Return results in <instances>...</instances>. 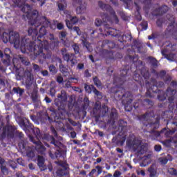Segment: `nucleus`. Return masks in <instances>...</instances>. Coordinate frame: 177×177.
<instances>
[{
    "label": "nucleus",
    "instance_id": "nucleus-13",
    "mask_svg": "<svg viewBox=\"0 0 177 177\" xmlns=\"http://www.w3.org/2000/svg\"><path fill=\"white\" fill-rule=\"evenodd\" d=\"M58 10H64L67 8V1L66 0H59L57 3Z\"/></svg>",
    "mask_w": 177,
    "mask_h": 177
},
{
    "label": "nucleus",
    "instance_id": "nucleus-34",
    "mask_svg": "<svg viewBox=\"0 0 177 177\" xmlns=\"http://www.w3.org/2000/svg\"><path fill=\"white\" fill-rule=\"evenodd\" d=\"M27 156L28 157L32 158V157H35V153H34V151H32V149H31L30 151L27 152Z\"/></svg>",
    "mask_w": 177,
    "mask_h": 177
},
{
    "label": "nucleus",
    "instance_id": "nucleus-45",
    "mask_svg": "<svg viewBox=\"0 0 177 177\" xmlns=\"http://www.w3.org/2000/svg\"><path fill=\"white\" fill-rule=\"evenodd\" d=\"M57 81L59 84H62V82H63V77H62V76L57 77Z\"/></svg>",
    "mask_w": 177,
    "mask_h": 177
},
{
    "label": "nucleus",
    "instance_id": "nucleus-38",
    "mask_svg": "<svg viewBox=\"0 0 177 177\" xmlns=\"http://www.w3.org/2000/svg\"><path fill=\"white\" fill-rule=\"evenodd\" d=\"M94 93L98 97V99H102V95H100V92H99L97 90L95 89Z\"/></svg>",
    "mask_w": 177,
    "mask_h": 177
},
{
    "label": "nucleus",
    "instance_id": "nucleus-28",
    "mask_svg": "<svg viewBox=\"0 0 177 177\" xmlns=\"http://www.w3.org/2000/svg\"><path fill=\"white\" fill-rule=\"evenodd\" d=\"M160 12L161 13H165L166 12H168V6H164L162 8H159Z\"/></svg>",
    "mask_w": 177,
    "mask_h": 177
},
{
    "label": "nucleus",
    "instance_id": "nucleus-16",
    "mask_svg": "<svg viewBox=\"0 0 177 177\" xmlns=\"http://www.w3.org/2000/svg\"><path fill=\"white\" fill-rule=\"evenodd\" d=\"M60 71L62 73V74L65 76L67 77L70 75V73H68V70L63 65L59 66Z\"/></svg>",
    "mask_w": 177,
    "mask_h": 177
},
{
    "label": "nucleus",
    "instance_id": "nucleus-52",
    "mask_svg": "<svg viewBox=\"0 0 177 177\" xmlns=\"http://www.w3.org/2000/svg\"><path fill=\"white\" fill-rule=\"evenodd\" d=\"M77 67L79 70H82V68H84V64H79Z\"/></svg>",
    "mask_w": 177,
    "mask_h": 177
},
{
    "label": "nucleus",
    "instance_id": "nucleus-60",
    "mask_svg": "<svg viewBox=\"0 0 177 177\" xmlns=\"http://www.w3.org/2000/svg\"><path fill=\"white\" fill-rule=\"evenodd\" d=\"M45 100H46V103H50L52 102V100L48 97H45Z\"/></svg>",
    "mask_w": 177,
    "mask_h": 177
},
{
    "label": "nucleus",
    "instance_id": "nucleus-64",
    "mask_svg": "<svg viewBox=\"0 0 177 177\" xmlns=\"http://www.w3.org/2000/svg\"><path fill=\"white\" fill-rule=\"evenodd\" d=\"M174 6H177V0L173 1Z\"/></svg>",
    "mask_w": 177,
    "mask_h": 177
},
{
    "label": "nucleus",
    "instance_id": "nucleus-59",
    "mask_svg": "<svg viewBox=\"0 0 177 177\" xmlns=\"http://www.w3.org/2000/svg\"><path fill=\"white\" fill-rule=\"evenodd\" d=\"M85 77H91V75L89 74V71H85L84 72Z\"/></svg>",
    "mask_w": 177,
    "mask_h": 177
},
{
    "label": "nucleus",
    "instance_id": "nucleus-23",
    "mask_svg": "<svg viewBox=\"0 0 177 177\" xmlns=\"http://www.w3.org/2000/svg\"><path fill=\"white\" fill-rule=\"evenodd\" d=\"M73 50L75 51V55L80 53V46L77 44H73Z\"/></svg>",
    "mask_w": 177,
    "mask_h": 177
},
{
    "label": "nucleus",
    "instance_id": "nucleus-31",
    "mask_svg": "<svg viewBox=\"0 0 177 177\" xmlns=\"http://www.w3.org/2000/svg\"><path fill=\"white\" fill-rule=\"evenodd\" d=\"M84 89L87 93H91L92 92V88H91V86H88L87 84L84 85Z\"/></svg>",
    "mask_w": 177,
    "mask_h": 177
},
{
    "label": "nucleus",
    "instance_id": "nucleus-21",
    "mask_svg": "<svg viewBox=\"0 0 177 177\" xmlns=\"http://www.w3.org/2000/svg\"><path fill=\"white\" fill-rule=\"evenodd\" d=\"M49 71L51 74H56V73H57V69H56V67H55V66L51 65L49 66Z\"/></svg>",
    "mask_w": 177,
    "mask_h": 177
},
{
    "label": "nucleus",
    "instance_id": "nucleus-27",
    "mask_svg": "<svg viewBox=\"0 0 177 177\" xmlns=\"http://www.w3.org/2000/svg\"><path fill=\"white\" fill-rule=\"evenodd\" d=\"M159 162H160V164L165 165L168 162V159L167 158H160Z\"/></svg>",
    "mask_w": 177,
    "mask_h": 177
},
{
    "label": "nucleus",
    "instance_id": "nucleus-33",
    "mask_svg": "<svg viewBox=\"0 0 177 177\" xmlns=\"http://www.w3.org/2000/svg\"><path fill=\"white\" fill-rule=\"evenodd\" d=\"M39 34H41V35H45L46 34V30L45 29L44 26H42L40 28Z\"/></svg>",
    "mask_w": 177,
    "mask_h": 177
},
{
    "label": "nucleus",
    "instance_id": "nucleus-6",
    "mask_svg": "<svg viewBox=\"0 0 177 177\" xmlns=\"http://www.w3.org/2000/svg\"><path fill=\"white\" fill-rule=\"evenodd\" d=\"M62 53L64 60H66V62H71V65L72 67L75 66V64H77V59H74L75 57L74 54L67 53V50H66L65 48L62 50Z\"/></svg>",
    "mask_w": 177,
    "mask_h": 177
},
{
    "label": "nucleus",
    "instance_id": "nucleus-7",
    "mask_svg": "<svg viewBox=\"0 0 177 177\" xmlns=\"http://www.w3.org/2000/svg\"><path fill=\"white\" fill-rule=\"evenodd\" d=\"M99 6L102 8V9H106V10H109L111 15L112 21H115V23H118V18H117V15H115L114 10L109 5L104 4L102 1L99 2Z\"/></svg>",
    "mask_w": 177,
    "mask_h": 177
},
{
    "label": "nucleus",
    "instance_id": "nucleus-44",
    "mask_svg": "<svg viewBox=\"0 0 177 177\" xmlns=\"http://www.w3.org/2000/svg\"><path fill=\"white\" fill-rule=\"evenodd\" d=\"M96 169L97 170L98 175H100L102 174V167L96 166Z\"/></svg>",
    "mask_w": 177,
    "mask_h": 177
},
{
    "label": "nucleus",
    "instance_id": "nucleus-3",
    "mask_svg": "<svg viewBox=\"0 0 177 177\" xmlns=\"http://www.w3.org/2000/svg\"><path fill=\"white\" fill-rule=\"evenodd\" d=\"M127 146L131 150H134L138 156L145 154L146 147L142 145V140L132 137L127 141Z\"/></svg>",
    "mask_w": 177,
    "mask_h": 177
},
{
    "label": "nucleus",
    "instance_id": "nucleus-12",
    "mask_svg": "<svg viewBox=\"0 0 177 177\" xmlns=\"http://www.w3.org/2000/svg\"><path fill=\"white\" fill-rule=\"evenodd\" d=\"M38 166L41 168V171H45L46 169V167H45V160L44 157L39 156H38Z\"/></svg>",
    "mask_w": 177,
    "mask_h": 177
},
{
    "label": "nucleus",
    "instance_id": "nucleus-42",
    "mask_svg": "<svg viewBox=\"0 0 177 177\" xmlns=\"http://www.w3.org/2000/svg\"><path fill=\"white\" fill-rule=\"evenodd\" d=\"M39 2L40 6H44L45 5L46 0H37Z\"/></svg>",
    "mask_w": 177,
    "mask_h": 177
},
{
    "label": "nucleus",
    "instance_id": "nucleus-48",
    "mask_svg": "<svg viewBox=\"0 0 177 177\" xmlns=\"http://www.w3.org/2000/svg\"><path fill=\"white\" fill-rule=\"evenodd\" d=\"M115 31V30L114 29H111V30H110L109 32H108V35H117V34L113 33Z\"/></svg>",
    "mask_w": 177,
    "mask_h": 177
},
{
    "label": "nucleus",
    "instance_id": "nucleus-4",
    "mask_svg": "<svg viewBox=\"0 0 177 177\" xmlns=\"http://www.w3.org/2000/svg\"><path fill=\"white\" fill-rule=\"evenodd\" d=\"M0 133L1 138H6V136H13L15 133V127L13 126L3 127V122L0 121Z\"/></svg>",
    "mask_w": 177,
    "mask_h": 177
},
{
    "label": "nucleus",
    "instance_id": "nucleus-14",
    "mask_svg": "<svg viewBox=\"0 0 177 177\" xmlns=\"http://www.w3.org/2000/svg\"><path fill=\"white\" fill-rule=\"evenodd\" d=\"M148 171L149 172L150 177H154L157 175V169H156V166L151 165Z\"/></svg>",
    "mask_w": 177,
    "mask_h": 177
},
{
    "label": "nucleus",
    "instance_id": "nucleus-43",
    "mask_svg": "<svg viewBox=\"0 0 177 177\" xmlns=\"http://www.w3.org/2000/svg\"><path fill=\"white\" fill-rule=\"evenodd\" d=\"M167 59L168 60H171L172 61L174 59V55L173 54H170L169 55H167Z\"/></svg>",
    "mask_w": 177,
    "mask_h": 177
},
{
    "label": "nucleus",
    "instance_id": "nucleus-62",
    "mask_svg": "<svg viewBox=\"0 0 177 177\" xmlns=\"http://www.w3.org/2000/svg\"><path fill=\"white\" fill-rule=\"evenodd\" d=\"M29 168L30 169H34V165H32V163L29 164Z\"/></svg>",
    "mask_w": 177,
    "mask_h": 177
},
{
    "label": "nucleus",
    "instance_id": "nucleus-56",
    "mask_svg": "<svg viewBox=\"0 0 177 177\" xmlns=\"http://www.w3.org/2000/svg\"><path fill=\"white\" fill-rule=\"evenodd\" d=\"M41 74L42 75H44V77H46V75H48V71H41Z\"/></svg>",
    "mask_w": 177,
    "mask_h": 177
},
{
    "label": "nucleus",
    "instance_id": "nucleus-35",
    "mask_svg": "<svg viewBox=\"0 0 177 177\" xmlns=\"http://www.w3.org/2000/svg\"><path fill=\"white\" fill-rule=\"evenodd\" d=\"M9 164H10V167H12V168H13V169L16 168V167L17 165L16 162H15L13 160H10L9 161Z\"/></svg>",
    "mask_w": 177,
    "mask_h": 177
},
{
    "label": "nucleus",
    "instance_id": "nucleus-49",
    "mask_svg": "<svg viewBox=\"0 0 177 177\" xmlns=\"http://www.w3.org/2000/svg\"><path fill=\"white\" fill-rule=\"evenodd\" d=\"M156 151H161V145H156L154 147Z\"/></svg>",
    "mask_w": 177,
    "mask_h": 177
},
{
    "label": "nucleus",
    "instance_id": "nucleus-25",
    "mask_svg": "<svg viewBox=\"0 0 177 177\" xmlns=\"http://www.w3.org/2000/svg\"><path fill=\"white\" fill-rule=\"evenodd\" d=\"M94 84L96 85V86L99 87L102 85V83L100 82V80L97 79V77H94L93 78Z\"/></svg>",
    "mask_w": 177,
    "mask_h": 177
},
{
    "label": "nucleus",
    "instance_id": "nucleus-11",
    "mask_svg": "<svg viewBox=\"0 0 177 177\" xmlns=\"http://www.w3.org/2000/svg\"><path fill=\"white\" fill-rule=\"evenodd\" d=\"M36 144L35 150L40 154H44V151H45V147L42 145L41 141H37L35 142Z\"/></svg>",
    "mask_w": 177,
    "mask_h": 177
},
{
    "label": "nucleus",
    "instance_id": "nucleus-29",
    "mask_svg": "<svg viewBox=\"0 0 177 177\" xmlns=\"http://www.w3.org/2000/svg\"><path fill=\"white\" fill-rule=\"evenodd\" d=\"M95 24L97 27H100V26L103 24V22H102V20L100 19H96Z\"/></svg>",
    "mask_w": 177,
    "mask_h": 177
},
{
    "label": "nucleus",
    "instance_id": "nucleus-41",
    "mask_svg": "<svg viewBox=\"0 0 177 177\" xmlns=\"http://www.w3.org/2000/svg\"><path fill=\"white\" fill-rule=\"evenodd\" d=\"M120 176H121V171H115L113 174V177H120Z\"/></svg>",
    "mask_w": 177,
    "mask_h": 177
},
{
    "label": "nucleus",
    "instance_id": "nucleus-32",
    "mask_svg": "<svg viewBox=\"0 0 177 177\" xmlns=\"http://www.w3.org/2000/svg\"><path fill=\"white\" fill-rule=\"evenodd\" d=\"M168 172L171 175H176V174H177L176 170L175 169H174V168L169 169H168Z\"/></svg>",
    "mask_w": 177,
    "mask_h": 177
},
{
    "label": "nucleus",
    "instance_id": "nucleus-58",
    "mask_svg": "<svg viewBox=\"0 0 177 177\" xmlns=\"http://www.w3.org/2000/svg\"><path fill=\"white\" fill-rule=\"evenodd\" d=\"M95 172H96V169H93L91 172L89 174L90 176H93V174H95Z\"/></svg>",
    "mask_w": 177,
    "mask_h": 177
},
{
    "label": "nucleus",
    "instance_id": "nucleus-9",
    "mask_svg": "<svg viewBox=\"0 0 177 177\" xmlns=\"http://www.w3.org/2000/svg\"><path fill=\"white\" fill-rule=\"evenodd\" d=\"M26 88L28 89H30L31 88V85H32V84H34V76L32 75L31 73L28 72L26 73Z\"/></svg>",
    "mask_w": 177,
    "mask_h": 177
},
{
    "label": "nucleus",
    "instance_id": "nucleus-19",
    "mask_svg": "<svg viewBox=\"0 0 177 177\" xmlns=\"http://www.w3.org/2000/svg\"><path fill=\"white\" fill-rule=\"evenodd\" d=\"M13 91L15 93H19V96H21L24 93V90L20 88H14Z\"/></svg>",
    "mask_w": 177,
    "mask_h": 177
},
{
    "label": "nucleus",
    "instance_id": "nucleus-20",
    "mask_svg": "<svg viewBox=\"0 0 177 177\" xmlns=\"http://www.w3.org/2000/svg\"><path fill=\"white\" fill-rule=\"evenodd\" d=\"M57 175H60L61 176H63L67 174V170L66 169H60L57 171Z\"/></svg>",
    "mask_w": 177,
    "mask_h": 177
},
{
    "label": "nucleus",
    "instance_id": "nucleus-63",
    "mask_svg": "<svg viewBox=\"0 0 177 177\" xmlns=\"http://www.w3.org/2000/svg\"><path fill=\"white\" fill-rule=\"evenodd\" d=\"M19 147L21 149H25V146H24V144H21V143H20L19 145Z\"/></svg>",
    "mask_w": 177,
    "mask_h": 177
},
{
    "label": "nucleus",
    "instance_id": "nucleus-18",
    "mask_svg": "<svg viewBox=\"0 0 177 177\" xmlns=\"http://www.w3.org/2000/svg\"><path fill=\"white\" fill-rule=\"evenodd\" d=\"M28 35H38V31L35 29H32V28H30L28 30Z\"/></svg>",
    "mask_w": 177,
    "mask_h": 177
},
{
    "label": "nucleus",
    "instance_id": "nucleus-10",
    "mask_svg": "<svg viewBox=\"0 0 177 177\" xmlns=\"http://www.w3.org/2000/svg\"><path fill=\"white\" fill-rule=\"evenodd\" d=\"M85 10H86V4L85 2H82L77 6L76 13L81 15V13H84Z\"/></svg>",
    "mask_w": 177,
    "mask_h": 177
},
{
    "label": "nucleus",
    "instance_id": "nucleus-36",
    "mask_svg": "<svg viewBox=\"0 0 177 177\" xmlns=\"http://www.w3.org/2000/svg\"><path fill=\"white\" fill-rule=\"evenodd\" d=\"M73 30L77 32V35H81V30H80V28L75 26Z\"/></svg>",
    "mask_w": 177,
    "mask_h": 177
},
{
    "label": "nucleus",
    "instance_id": "nucleus-37",
    "mask_svg": "<svg viewBox=\"0 0 177 177\" xmlns=\"http://www.w3.org/2000/svg\"><path fill=\"white\" fill-rule=\"evenodd\" d=\"M48 139H50V140L51 141V143L53 145H55V146H56V142H55V138H53L51 136H48Z\"/></svg>",
    "mask_w": 177,
    "mask_h": 177
},
{
    "label": "nucleus",
    "instance_id": "nucleus-22",
    "mask_svg": "<svg viewBox=\"0 0 177 177\" xmlns=\"http://www.w3.org/2000/svg\"><path fill=\"white\" fill-rule=\"evenodd\" d=\"M22 124L25 128L30 126V121L27 118H24L22 120Z\"/></svg>",
    "mask_w": 177,
    "mask_h": 177
},
{
    "label": "nucleus",
    "instance_id": "nucleus-46",
    "mask_svg": "<svg viewBox=\"0 0 177 177\" xmlns=\"http://www.w3.org/2000/svg\"><path fill=\"white\" fill-rule=\"evenodd\" d=\"M103 21H107V20H110V18L107 16V15H104L102 17Z\"/></svg>",
    "mask_w": 177,
    "mask_h": 177
},
{
    "label": "nucleus",
    "instance_id": "nucleus-54",
    "mask_svg": "<svg viewBox=\"0 0 177 177\" xmlns=\"http://www.w3.org/2000/svg\"><path fill=\"white\" fill-rule=\"evenodd\" d=\"M66 32H61V38H62V39H63V38H66Z\"/></svg>",
    "mask_w": 177,
    "mask_h": 177
},
{
    "label": "nucleus",
    "instance_id": "nucleus-17",
    "mask_svg": "<svg viewBox=\"0 0 177 177\" xmlns=\"http://www.w3.org/2000/svg\"><path fill=\"white\" fill-rule=\"evenodd\" d=\"M83 39H82V44L85 48H87V50L91 51V44L86 41V39L85 37H82Z\"/></svg>",
    "mask_w": 177,
    "mask_h": 177
},
{
    "label": "nucleus",
    "instance_id": "nucleus-40",
    "mask_svg": "<svg viewBox=\"0 0 177 177\" xmlns=\"http://www.w3.org/2000/svg\"><path fill=\"white\" fill-rule=\"evenodd\" d=\"M137 174L138 175H142V176H145L146 175V172H145L144 170H140V171L138 170Z\"/></svg>",
    "mask_w": 177,
    "mask_h": 177
},
{
    "label": "nucleus",
    "instance_id": "nucleus-30",
    "mask_svg": "<svg viewBox=\"0 0 177 177\" xmlns=\"http://www.w3.org/2000/svg\"><path fill=\"white\" fill-rule=\"evenodd\" d=\"M176 130H169V131H167V132L165 133V136H171V135H174V133H175V131Z\"/></svg>",
    "mask_w": 177,
    "mask_h": 177
},
{
    "label": "nucleus",
    "instance_id": "nucleus-47",
    "mask_svg": "<svg viewBox=\"0 0 177 177\" xmlns=\"http://www.w3.org/2000/svg\"><path fill=\"white\" fill-rule=\"evenodd\" d=\"M41 21H44V23H46V24H47V26H49V24L50 23V22H49V21H48L47 19L45 18V17H42V18H41Z\"/></svg>",
    "mask_w": 177,
    "mask_h": 177
},
{
    "label": "nucleus",
    "instance_id": "nucleus-61",
    "mask_svg": "<svg viewBox=\"0 0 177 177\" xmlns=\"http://www.w3.org/2000/svg\"><path fill=\"white\" fill-rule=\"evenodd\" d=\"M16 176L17 177H24V175L20 172L17 173Z\"/></svg>",
    "mask_w": 177,
    "mask_h": 177
},
{
    "label": "nucleus",
    "instance_id": "nucleus-39",
    "mask_svg": "<svg viewBox=\"0 0 177 177\" xmlns=\"http://www.w3.org/2000/svg\"><path fill=\"white\" fill-rule=\"evenodd\" d=\"M162 21H164V20L162 19H158V21L156 22L157 26H158V27H161V25L162 24Z\"/></svg>",
    "mask_w": 177,
    "mask_h": 177
},
{
    "label": "nucleus",
    "instance_id": "nucleus-8",
    "mask_svg": "<svg viewBox=\"0 0 177 177\" xmlns=\"http://www.w3.org/2000/svg\"><path fill=\"white\" fill-rule=\"evenodd\" d=\"M153 155L151 153H149L147 155L144 156L142 158V162L140 164V167H147V165H149L150 162H151V157Z\"/></svg>",
    "mask_w": 177,
    "mask_h": 177
},
{
    "label": "nucleus",
    "instance_id": "nucleus-1",
    "mask_svg": "<svg viewBox=\"0 0 177 177\" xmlns=\"http://www.w3.org/2000/svg\"><path fill=\"white\" fill-rule=\"evenodd\" d=\"M1 39L4 44H8V42L13 44L15 49L26 46L27 49H29L30 52H33L36 56H40V57H43V59L49 57V56L46 55L44 53L43 47H39L35 45V43H30L28 46L27 44H28V40L27 39L20 37V34L17 32L10 31L9 33L3 32L1 35Z\"/></svg>",
    "mask_w": 177,
    "mask_h": 177
},
{
    "label": "nucleus",
    "instance_id": "nucleus-26",
    "mask_svg": "<svg viewBox=\"0 0 177 177\" xmlns=\"http://www.w3.org/2000/svg\"><path fill=\"white\" fill-rule=\"evenodd\" d=\"M73 6H78L80 3H82V0H72Z\"/></svg>",
    "mask_w": 177,
    "mask_h": 177
},
{
    "label": "nucleus",
    "instance_id": "nucleus-24",
    "mask_svg": "<svg viewBox=\"0 0 177 177\" xmlns=\"http://www.w3.org/2000/svg\"><path fill=\"white\" fill-rule=\"evenodd\" d=\"M1 172L3 175H8L9 174V171H8V169L3 165H1Z\"/></svg>",
    "mask_w": 177,
    "mask_h": 177
},
{
    "label": "nucleus",
    "instance_id": "nucleus-15",
    "mask_svg": "<svg viewBox=\"0 0 177 177\" xmlns=\"http://www.w3.org/2000/svg\"><path fill=\"white\" fill-rule=\"evenodd\" d=\"M57 97L58 99H60L62 102H66V100H67V94L66 93V91H62L61 94H59Z\"/></svg>",
    "mask_w": 177,
    "mask_h": 177
},
{
    "label": "nucleus",
    "instance_id": "nucleus-55",
    "mask_svg": "<svg viewBox=\"0 0 177 177\" xmlns=\"http://www.w3.org/2000/svg\"><path fill=\"white\" fill-rule=\"evenodd\" d=\"M50 92L51 96H55V88H50Z\"/></svg>",
    "mask_w": 177,
    "mask_h": 177
},
{
    "label": "nucleus",
    "instance_id": "nucleus-51",
    "mask_svg": "<svg viewBox=\"0 0 177 177\" xmlns=\"http://www.w3.org/2000/svg\"><path fill=\"white\" fill-rule=\"evenodd\" d=\"M33 68L37 71H39V70H41V68L39 67V66L37 64L33 65Z\"/></svg>",
    "mask_w": 177,
    "mask_h": 177
},
{
    "label": "nucleus",
    "instance_id": "nucleus-50",
    "mask_svg": "<svg viewBox=\"0 0 177 177\" xmlns=\"http://www.w3.org/2000/svg\"><path fill=\"white\" fill-rule=\"evenodd\" d=\"M64 26H63V24L62 23H59L57 25V28H58V30H62Z\"/></svg>",
    "mask_w": 177,
    "mask_h": 177
},
{
    "label": "nucleus",
    "instance_id": "nucleus-57",
    "mask_svg": "<svg viewBox=\"0 0 177 177\" xmlns=\"http://www.w3.org/2000/svg\"><path fill=\"white\" fill-rule=\"evenodd\" d=\"M77 134L75 133V132L74 131L71 132V138H73V139H74V138H75Z\"/></svg>",
    "mask_w": 177,
    "mask_h": 177
},
{
    "label": "nucleus",
    "instance_id": "nucleus-2",
    "mask_svg": "<svg viewBox=\"0 0 177 177\" xmlns=\"http://www.w3.org/2000/svg\"><path fill=\"white\" fill-rule=\"evenodd\" d=\"M32 7L28 4H24L22 8V12L26 13V17L29 19V24L35 26V27H39L41 21L38 17V12L36 10H32Z\"/></svg>",
    "mask_w": 177,
    "mask_h": 177
},
{
    "label": "nucleus",
    "instance_id": "nucleus-53",
    "mask_svg": "<svg viewBox=\"0 0 177 177\" xmlns=\"http://www.w3.org/2000/svg\"><path fill=\"white\" fill-rule=\"evenodd\" d=\"M74 91H75L76 92H79L81 93L82 92V91L81 90V88H78V87H73Z\"/></svg>",
    "mask_w": 177,
    "mask_h": 177
},
{
    "label": "nucleus",
    "instance_id": "nucleus-5",
    "mask_svg": "<svg viewBox=\"0 0 177 177\" xmlns=\"http://www.w3.org/2000/svg\"><path fill=\"white\" fill-rule=\"evenodd\" d=\"M66 17V27H68V28H69V30H71V28H73V26H74V24H77V23H78V18L75 16L73 17L71 16V12H68V11H66L65 12Z\"/></svg>",
    "mask_w": 177,
    "mask_h": 177
}]
</instances>
